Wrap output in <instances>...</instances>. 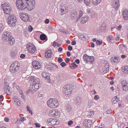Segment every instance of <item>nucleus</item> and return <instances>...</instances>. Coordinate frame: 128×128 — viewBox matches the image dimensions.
I'll use <instances>...</instances> for the list:
<instances>
[{"instance_id": "c03bdc74", "label": "nucleus", "mask_w": 128, "mask_h": 128, "mask_svg": "<svg viewBox=\"0 0 128 128\" xmlns=\"http://www.w3.org/2000/svg\"><path fill=\"white\" fill-rule=\"evenodd\" d=\"M13 100L14 102H17L19 100V99L16 97H14L13 98Z\"/></svg>"}, {"instance_id": "dca6fc26", "label": "nucleus", "mask_w": 128, "mask_h": 128, "mask_svg": "<svg viewBox=\"0 0 128 128\" xmlns=\"http://www.w3.org/2000/svg\"><path fill=\"white\" fill-rule=\"evenodd\" d=\"M119 0H114V2L113 3L112 6L113 8L115 10H118L119 6Z\"/></svg>"}, {"instance_id": "0e129e2a", "label": "nucleus", "mask_w": 128, "mask_h": 128, "mask_svg": "<svg viewBox=\"0 0 128 128\" xmlns=\"http://www.w3.org/2000/svg\"><path fill=\"white\" fill-rule=\"evenodd\" d=\"M66 54L68 56H70V52H67L66 53Z\"/></svg>"}, {"instance_id": "4d7b16f0", "label": "nucleus", "mask_w": 128, "mask_h": 128, "mask_svg": "<svg viewBox=\"0 0 128 128\" xmlns=\"http://www.w3.org/2000/svg\"><path fill=\"white\" fill-rule=\"evenodd\" d=\"M65 60L66 62H68L70 61V59L68 58H66L65 59Z\"/></svg>"}, {"instance_id": "13d9d810", "label": "nucleus", "mask_w": 128, "mask_h": 128, "mask_svg": "<svg viewBox=\"0 0 128 128\" xmlns=\"http://www.w3.org/2000/svg\"><path fill=\"white\" fill-rule=\"evenodd\" d=\"M73 123V122L72 120H70V121L68 122V124L69 126L71 125Z\"/></svg>"}, {"instance_id": "6e6552de", "label": "nucleus", "mask_w": 128, "mask_h": 128, "mask_svg": "<svg viewBox=\"0 0 128 128\" xmlns=\"http://www.w3.org/2000/svg\"><path fill=\"white\" fill-rule=\"evenodd\" d=\"M2 6L4 13L6 14H9L12 12V8L9 4H2Z\"/></svg>"}, {"instance_id": "c9c22d12", "label": "nucleus", "mask_w": 128, "mask_h": 128, "mask_svg": "<svg viewBox=\"0 0 128 128\" xmlns=\"http://www.w3.org/2000/svg\"><path fill=\"white\" fill-rule=\"evenodd\" d=\"M40 37V39L42 40H45L46 38V36L44 34L41 35Z\"/></svg>"}, {"instance_id": "4468645a", "label": "nucleus", "mask_w": 128, "mask_h": 128, "mask_svg": "<svg viewBox=\"0 0 128 128\" xmlns=\"http://www.w3.org/2000/svg\"><path fill=\"white\" fill-rule=\"evenodd\" d=\"M60 113L56 110H53L50 111L49 115L58 117L59 116Z\"/></svg>"}, {"instance_id": "a878e982", "label": "nucleus", "mask_w": 128, "mask_h": 128, "mask_svg": "<svg viewBox=\"0 0 128 128\" xmlns=\"http://www.w3.org/2000/svg\"><path fill=\"white\" fill-rule=\"evenodd\" d=\"M11 80V77L9 76H7L5 78L4 80V85L5 84L6 85L8 82Z\"/></svg>"}, {"instance_id": "393cba45", "label": "nucleus", "mask_w": 128, "mask_h": 128, "mask_svg": "<svg viewBox=\"0 0 128 128\" xmlns=\"http://www.w3.org/2000/svg\"><path fill=\"white\" fill-rule=\"evenodd\" d=\"M102 0H92V4L94 6L98 4L101 2Z\"/></svg>"}, {"instance_id": "1a4fd4ad", "label": "nucleus", "mask_w": 128, "mask_h": 128, "mask_svg": "<svg viewBox=\"0 0 128 128\" xmlns=\"http://www.w3.org/2000/svg\"><path fill=\"white\" fill-rule=\"evenodd\" d=\"M83 58L84 60L87 62L92 64H93L94 60L93 56H89L86 54H84V55Z\"/></svg>"}, {"instance_id": "8fccbe9b", "label": "nucleus", "mask_w": 128, "mask_h": 128, "mask_svg": "<svg viewBox=\"0 0 128 128\" xmlns=\"http://www.w3.org/2000/svg\"><path fill=\"white\" fill-rule=\"evenodd\" d=\"M99 98V96L98 95H95L94 97V99L96 100H98Z\"/></svg>"}, {"instance_id": "6e6d98bb", "label": "nucleus", "mask_w": 128, "mask_h": 128, "mask_svg": "<svg viewBox=\"0 0 128 128\" xmlns=\"http://www.w3.org/2000/svg\"><path fill=\"white\" fill-rule=\"evenodd\" d=\"M49 20L48 19H46L45 20V21H44V22L46 24H48L49 22Z\"/></svg>"}, {"instance_id": "69168bd1", "label": "nucleus", "mask_w": 128, "mask_h": 128, "mask_svg": "<svg viewBox=\"0 0 128 128\" xmlns=\"http://www.w3.org/2000/svg\"><path fill=\"white\" fill-rule=\"evenodd\" d=\"M90 45L91 47L92 48H94V44L93 42L91 43Z\"/></svg>"}, {"instance_id": "aec40b11", "label": "nucleus", "mask_w": 128, "mask_h": 128, "mask_svg": "<svg viewBox=\"0 0 128 128\" xmlns=\"http://www.w3.org/2000/svg\"><path fill=\"white\" fill-rule=\"evenodd\" d=\"M123 16L125 20H128V10H124L122 13Z\"/></svg>"}, {"instance_id": "cd10ccee", "label": "nucleus", "mask_w": 128, "mask_h": 128, "mask_svg": "<svg viewBox=\"0 0 128 128\" xmlns=\"http://www.w3.org/2000/svg\"><path fill=\"white\" fill-rule=\"evenodd\" d=\"M126 48V47L124 44H120L119 46V49L122 52H123L124 51Z\"/></svg>"}, {"instance_id": "9b49d317", "label": "nucleus", "mask_w": 128, "mask_h": 128, "mask_svg": "<svg viewBox=\"0 0 128 128\" xmlns=\"http://www.w3.org/2000/svg\"><path fill=\"white\" fill-rule=\"evenodd\" d=\"M26 49L28 52L32 54H34L36 51L34 46L31 43L28 44L26 46Z\"/></svg>"}, {"instance_id": "473e14b6", "label": "nucleus", "mask_w": 128, "mask_h": 128, "mask_svg": "<svg viewBox=\"0 0 128 128\" xmlns=\"http://www.w3.org/2000/svg\"><path fill=\"white\" fill-rule=\"evenodd\" d=\"M82 100L81 98L79 97H78L76 98V102L77 104H79L81 103Z\"/></svg>"}, {"instance_id": "ddd939ff", "label": "nucleus", "mask_w": 128, "mask_h": 128, "mask_svg": "<svg viewBox=\"0 0 128 128\" xmlns=\"http://www.w3.org/2000/svg\"><path fill=\"white\" fill-rule=\"evenodd\" d=\"M20 16L23 20L25 22L28 21L29 19L28 14L25 13H20Z\"/></svg>"}, {"instance_id": "5701e85b", "label": "nucleus", "mask_w": 128, "mask_h": 128, "mask_svg": "<svg viewBox=\"0 0 128 128\" xmlns=\"http://www.w3.org/2000/svg\"><path fill=\"white\" fill-rule=\"evenodd\" d=\"M111 61L112 62L118 63L120 61V58L116 57H112L111 59Z\"/></svg>"}, {"instance_id": "9d476101", "label": "nucleus", "mask_w": 128, "mask_h": 128, "mask_svg": "<svg viewBox=\"0 0 128 128\" xmlns=\"http://www.w3.org/2000/svg\"><path fill=\"white\" fill-rule=\"evenodd\" d=\"M46 123L48 125L52 126L57 125L59 122L56 119L49 118L47 120Z\"/></svg>"}, {"instance_id": "e433bc0d", "label": "nucleus", "mask_w": 128, "mask_h": 128, "mask_svg": "<svg viewBox=\"0 0 128 128\" xmlns=\"http://www.w3.org/2000/svg\"><path fill=\"white\" fill-rule=\"evenodd\" d=\"M27 109V111H28L29 113L30 114L32 115V112L31 110L30 107L28 106L26 107Z\"/></svg>"}, {"instance_id": "052dcab7", "label": "nucleus", "mask_w": 128, "mask_h": 128, "mask_svg": "<svg viewBox=\"0 0 128 128\" xmlns=\"http://www.w3.org/2000/svg\"><path fill=\"white\" fill-rule=\"evenodd\" d=\"M72 44V45H74L76 44V41L74 40H73L71 43Z\"/></svg>"}, {"instance_id": "de8ad7c7", "label": "nucleus", "mask_w": 128, "mask_h": 128, "mask_svg": "<svg viewBox=\"0 0 128 128\" xmlns=\"http://www.w3.org/2000/svg\"><path fill=\"white\" fill-rule=\"evenodd\" d=\"M34 124L36 125V126L37 128H39L40 126V124L37 122L35 123Z\"/></svg>"}, {"instance_id": "412c9836", "label": "nucleus", "mask_w": 128, "mask_h": 128, "mask_svg": "<svg viewBox=\"0 0 128 128\" xmlns=\"http://www.w3.org/2000/svg\"><path fill=\"white\" fill-rule=\"evenodd\" d=\"M107 40L110 43H112L115 42L114 38L112 36L109 35L108 36L107 38Z\"/></svg>"}, {"instance_id": "39448f33", "label": "nucleus", "mask_w": 128, "mask_h": 128, "mask_svg": "<svg viewBox=\"0 0 128 128\" xmlns=\"http://www.w3.org/2000/svg\"><path fill=\"white\" fill-rule=\"evenodd\" d=\"M84 14L83 12L81 10L79 11V15L76 19V21H78L80 20V22L82 24L86 23L89 20V18L87 16H82Z\"/></svg>"}, {"instance_id": "b1692460", "label": "nucleus", "mask_w": 128, "mask_h": 128, "mask_svg": "<svg viewBox=\"0 0 128 128\" xmlns=\"http://www.w3.org/2000/svg\"><path fill=\"white\" fill-rule=\"evenodd\" d=\"M52 55V54L50 50H48L45 52V56L47 58H50Z\"/></svg>"}, {"instance_id": "37998d69", "label": "nucleus", "mask_w": 128, "mask_h": 128, "mask_svg": "<svg viewBox=\"0 0 128 128\" xmlns=\"http://www.w3.org/2000/svg\"><path fill=\"white\" fill-rule=\"evenodd\" d=\"M33 30V28L31 26H28V30L30 32H31Z\"/></svg>"}, {"instance_id": "bf43d9fd", "label": "nucleus", "mask_w": 128, "mask_h": 128, "mask_svg": "<svg viewBox=\"0 0 128 128\" xmlns=\"http://www.w3.org/2000/svg\"><path fill=\"white\" fill-rule=\"evenodd\" d=\"M16 102V105H17L18 106H19L20 105V101L19 100L17 102Z\"/></svg>"}, {"instance_id": "a18cd8bd", "label": "nucleus", "mask_w": 128, "mask_h": 128, "mask_svg": "<svg viewBox=\"0 0 128 128\" xmlns=\"http://www.w3.org/2000/svg\"><path fill=\"white\" fill-rule=\"evenodd\" d=\"M102 43V41L97 40L96 41V44L97 45H100Z\"/></svg>"}, {"instance_id": "603ef678", "label": "nucleus", "mask_w": 128, "mask_h": 128, "mask_svg": "<svg viewBox=\"0 0 128 128\" xmlns=\"http://www.w3.org/2000/svg\"><path fill=\"white\" fill-rule=\"evenodd\" d=\"M63 60L61 58H59L58 59V61L59 63H60Z\"/></svg>"}, {"instance_id": "680f3d73", "label": "nucleus", "mask_w": 128, "mask_h": 128, "mask_svg": "<svg viewBox=\"0 0 128 128\" xmlns=\"http://www.w3.org/2000/svg\"><path fill=\"white\" fill-rule=\"evenodd\" d=\"M112 110H108L106 111V113L107 114H110L111 113Z\"/></svg>"}, {"instance_id": "7c9ffc66", "label": "nucleus", "mask_w": 128, "mask_h": 128, "mask_svg": "<svg viewBox=\"0 0 128 128\" xmlns=\"http://www.w3.org/2000/svg\"><path fill=\"white\" fill-rule=\"evenodd\" d=\"M42 75L43 77L46 78L47 80H48L50 78L49 76H48V73L46 72H43L42 74Z\"/></svg>"}, {"instance_id": "58836bf2", "label": "nucleus", "mask_w": 128, "mask_h": 128, "mask_svg": "<svg viewBox=\"0 0 128 128\" xmlns=\"http://www.w3.org/2000/svg\"><path fill=\"white\" fill-rule=\"evenodd\" d=\"M4 28V25L2 24H0V33L3 31Z\"/></svg>"}, {"instance_id": "ea45409f", "label": "nucleus", "mask_w": 128, "mask_h": 128, "mask_svg": "<svg viewBox=\"0 0 128 128\" xmlns=\"http://www.w3.org/2000/svg\"><path fill=\"white\" fill-rule=\"evenodd\" d=\"M52 67L53 68V70H57L58 68V66L56 64H53L52 65Z\"/></svg>"}, {"instance_id": "f8f14e48", "label": "nucleus", "mask_w": 128, "mask_h": 128, "mask_svg": "<svg viewBox=\"0 0 128 128\" xmlns=\"http://www.w3.org/2000/svg\"><path fill=\"white\" fill-rule=\"evenodd\" d=\"M8 23L10 26H12L16 22V17L13 15H9L8 18Z\"/></svg>"}, {"instance_id": "f257e3e1", "label": "nucleus", "mask_w": 128, "mask_h": 128, "mask_svg": "<svg viewBox=\"0 0 128 128\" xmlns=\"http://www.w3.org/2000/svg\"><path fill=\"white\" fill-rule=\"evenodd\" d=\"M16 5L20 10H23L26 8L28 10H32L34 8V0H17Z\"/></svg>"}, {"instance_id": "423d86ee", "label": "nucleus", "mask_w": 128, "mask_h": 128, "mask_svg": "<svg viewBox=\"0 0 128 128\" xmlns=\"http://www.w3.org/2000/svg\"><path fill=\"white\" fill-rule=\"evenodd\" d=\"M63 92L66 95H70L72 90V86L70 84L66 85L63 87Z\"/></svg>"}, {"instance_id": "864d4df0", "label": "nucleus", "mask_w": 128, "mask_h": 128, "mask_svg": "<svg viewBox=\"0 0 128 128\" xmlns=\"http://www.w3.org/2000/svg\"><path fill=\"white\" fill-rule=\"evenodd\" d=\"M122 27V26L121 25H119L118 26H117L116 28V29L118 30H120V28Z\"/></svg>"}, {"instance_id": "7ed1b4c3", "label": "nucleus", "mask_w": 128, "mask_h": 128, "mask_svg": "<svg viewBox=\"0 0 128 128\" xmlns=\"http://www.w3.org/2000/svg\"><path fill=\"white\" fill-rule=\"evenodd\" d=\"M2 38L4 42H8L10 45H13L15 42L13 37L10 35V33L8 31L3 32Z\"/></svg>"}, {"instance_id": "0eeeda50", "label": "nucleus", "mask_w": 128, "mask_h": 128, "mask_svg": "<svg viewBox=\"0 0 128 128\" xmlns=\"http://www.w3.org/2000/svg\"><path fill=\"white\" fill-rule=\"evenodd\" d=\"M20 64L18 62H15L12 63L10 67V71L13 72L17 71L19 70Z\"/></svg>"}, {"instance_id": "f03ea898", "label": "nucleus", "mask_w": 128, "mask_h": 128, "mask_svg": "<svg viewBox=\"0 0 128 128\" xmlns=\"http://www.w3.org/2000/svg\"><path fill=\"white\" fill-rule=\"evenodd\" d=\"M27 80L31 84H32V88L34 91H36L39 89L40 85V80L38 78L32 76L28 78Z\"/></svg>"}, {"instance_id": "20e7f679", "label": "nucleus", "mask_w": 128, "mask_h": 128, "mask_svg": "<svg viewBox=\"0 0 128 128\" xmlns=\"http://www.w3.org/2000/svg\"><path fill=\"white\" fill-rule=\"evenodd\" d=\"M47 104L49 107L52 108H55L58 106V102L56 99L51 98L47 101Z\"/></svg>"}, {"instance_id": "774afa93", "label": "nucleus", "mask_w": 128, "mask_h": 128, "mask_svg": "<svg viewBox=\"0 0 128 128\" xmlns=\"http://www.w3.org/2000/svg\"><path fill=\"white\" fill-rule=\"evenodd\" d=\"M4 120L6 122H8L9 120V118L7 117H6L4 118Z\"/></svg>"}, {"instance_id": "2eb2a0df", "label": "nucleus", "mask_w": 128, "mask_h": 128, "mask_svg": "<svg viewBox=\"0 0 128 128\" xmlns=\"http://www.w3.org/2000/svg\"><path fill=\"white\" fill-rule=\"evenodd\" d=\"M92 120H85L84 122V125L86 128H89L92 124Z\"/></svg>"}, {"instance_id": "4be33fe9", "label": "nucleus", "mask_w": 128, "mask_h": 128, "mask_svg": "<svg viewBox=\"0 0 128 128\" xmlns=\"http://www.w3.org/2000/svg\"><path fill=\"white\" fill-rule=\"evenodd\" d=\"M61 14L62 15L66 14L68 12V10L66 7L64 6H62L60 9Z\"/></svg>"}, {"instance_id": "5fc2aeb1", "label": "nucleus", "mask_w": 128, "mask_h": 128, "mask_svg": "<svg viewBox=\"0 0 128 128\" xmlns=\"http://www.w3.org/2000/svg\"><path fill=\"white\" fill-rule=\"evenodd\" d=\"M25 56V54H21L20 56V57L21 58H24Z\"/></svg>"}, {"instance_id": "4c0bfd02", "label": "nucleus", "mask_w": 128, "mask_h": 128, "mask_svg": "<svg viewBox=\"0 0 128 128\" xmlns=\"http://www.w3.org/2000/svg\"><path fill=\"white\" fill-rule=\"evenodd\" d=\"M84 2L86 4L87 6H89L90 4V0H84Z\"/></svg>"}, {"instance_id": "49530a36", "label": "nucleus", "mask_w": 128, "mask_h": 128, "mask_svg": "<svg viewBox=\"0 0 128 128\" xmlns=\"http://www.w3.org/2000/svg\"><path fill=\"white\" fill-rule=\"evenodd\" d=\"M20 120L21 121H26V118H24V117H20Z\"/></svg>"}, {"instance_id": "e2e57ef3", "label": "nucleus", "mask_w": 128, "mask_h": 128, "mask_svg": "<svg viewBox=\"0 0 128 128\" xmlns=\"http://www.w3.org/2000/svg\"><path fill=\"white\" fill-rule=\"evenodd\" d=\"M75 62L77 64H79L80 61L78 59H76L75 60Z\"/></svg>"}, {"instance_id": "3c124183", "label": "nucleus", "mask_w": 128, "mask_h": 128, "mask_svg": "<svg viewBox=\"0 0 128 128\" xmlns=\"http://www.w3.org/2000/svg\"><path fill=\"white\" fill-rule=\"evenodd\" d=\"M72 49V46H71L70 45L68 46V49L69 51H71Z\"/></svg>"}, {"instance_id": "338daca9", "label": "nucleus", "mask_w": 128, "mask_h": 128, "mask_svg": "<svg viewBox=\"0 0 128 128\" xmlns=\"http://www.w3.org/2000/svg\"><path fill=\"white\" fill-rule=\"evenodd\" d=\"M126 57L125 55L122 54L121 56V57L122 58H125Z\"/></svg>"}, {"instance_id": "c85d7f7f", "label": "nucleus", "mask_w": 128, "mask_h": 128, "mask_svg": "<svg viewBox=\"0 0 128 128\" xmlns=\"http://www.w3.org/2000/svg\"><path fill=\"white\" fill-rule=\"evenodd\" d=\"M122 71L124 73L128 74V65L125 66L122 68Z\"/></svg>"}, {"instance_id": "f3484780", "label": "nucleus", "mask_w": 128, "mask_h": 128, "mask_svg": "<svg viewBox=\"0 0 128 128\" xmlns=\"http://www.w3.org/2000/svg\"><path fill=\"white\" fill-rule=\"evenodd\" d=\"M32 66L34 68L36 69H40V64L38 62L34 61L32 62Z\"/></svg>"}, {"instance_id": "f704fd0d", "label": "nucleus", "mask_w": 128, "mask_h": 128, "mask_svg": "<svg viewBox=\"0 0 128 128\" xmlns=\"http://www.w3.org/2000/svg\"><path fill=\"white\" fill-rule=\"evenodd\" d=\"M104 30V28L102 26H100L98 29L97 31L98 32H100L103 31Z\"/></svg>"}, {"instance_id": "79ce46f5", "label": "nucleus", "mask_w": 128, "mask_h": 128, "mask_svg": "<svg viewBox=\"0 0 128 128\" xmlns=\"http://www.w3.org/2000/svg\"><path fill=\"white\" fill-rule=\"evenodd\" d=\"M47 69L48 70H53V68L52 67V65H48L47 66Z\"/></svg>"}, {"instance_id": "c756f323", "label": "nucleus", "mask_w": 128, "mask_h": 128, "mask_svg": "<svg viewBox=\"0 0 128 128\" xmlns=\"http://www.w3.org/2000/svg\"><path fill=\"white\" fill-rule=\"evenodd\" d=\"M77 15L78 14L76 12H74L71 14L70 17L72 19H74L76 18Z\"/></svg>"}, {"instance_id": "a19ab883", "label": "nucleus", "mask_w": 128, "mask_h": 128, "mask_svg": "<svg viewBox=\"0 0 128 128\" xmlns=\"http://www.w3.org/2000/svg\"><path fill=\"white\" fill-rule=\"evenodd\" d=\"M16 88L20 94H23V93L22 92V90L19 87H18V88Z\"/></svg>"}, {"instance_id": "09e8293b", "label": "nucleus", "mask_w": 128, "mask_h": 128, "mask_svg": "<svg viewBox=\"0 0 128 128\" xmlns=\"http://www.w3.org/2000/svg\"><path fill=\"white\" fill-rule=\"evenodd\" d=\"M60 65L62 67H64L66 65V63L64 62H62L60 64Z\"/></svg>"}, {"instance_id": "6ab92c4d", "label": "nucleus", "mask_w": 128, "mask_h": 128, "mask_svg": "<svg viewBox=\"0 0 128 128\" xmlns=\"http://www.w3.org/2000/svg\"><path fill=\"white\" fill-rule=\"evenodd\" d=\"M4 90L7 94H10L12 92L11 90L10 87L7 84H5L4 85Z\"/></svg>"}, {"instance_id": "bb28decb", "label": "nucleus", "mask_w": 128, "mask_h": 128, "mask_svg": "<svg viewBox=\"0 0 128 128\" xmlns=\"http://www.w3.org/2000/svg\"><path fill=\"white\" fill-rule=\"evenodd\" d=\"M104 70L103 72L104 73L107 72L108 71L109 69V66L108 63L104 65Z\"/></svg>"}, {"instance_id": "a211bd4d", "label": "nucleus", "mask_w": 128, "mask_h": 128, "mask_svg": "<svg viewBox=\"0 0 128 128\" xmlns=\"http://www.w3.org/2000/svg\"><path fill=\"white\" fill-rule=\"evenodd\" d=\"M121 84L122 86L123 90L125 91H127L128 90V88L127 86L128 84L126 81L123 80L121 82Z\"/></svg>"}, {"instance_id": "2f4dec72", "label": "nucleus", "mask_w": 128, "mask_h": 128, "mask_svg": "<svg viewBox=\"0 0 128 128\" xmlns=\"http://www.w3.org/2000/svg\"><path fill=\"white\" fill-rule=\"evenodd\" d=\"M119 100L118 98H117V96H115L113 98L112 100V102L114 104L116 103L117 102L119 101Z\"/></svg>"}, {"instance_id": "72a5a7b5", "label": "nucleus", "mask_w": 128, "mask_h": 128, "mask_svg": "<svg viewBox=\"0 0 128 128\" xmlns=\"http://www.w3.org/2000/svg\"><path fill=\"white\" fill-rule=\"evenodd\" d=\"M92 101L91 100H89L88 103V106L89 108L91 107L92 105Z\"/></svg>"}]
</instances>
